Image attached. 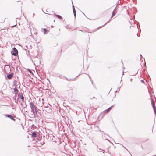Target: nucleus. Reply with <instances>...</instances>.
<instances>
[{
    "instance_id": "obj_16",
    "label": "nucleus",
    "mask_w": 156,
    "mask_h": 156,
    "mask_svg": "<svg viewBox=\"0 0 156 156\" xmlns=\"http://www.w3.org/2000/svg\"><path fill=\"white\" fill-rule=\"evenodd\" d=\"M16 25H17V23H16V24L15 25L11 26V27H15L16 26Z\"/></svg>"
},
{
    "instance_id": "obj_4",
    "label": "nucleus",
    "mask_w": 156,
    "mask_h": 156,
    "mask_svg": "<svg viewBox=\"0 0 156 156\" xmlns=\"http://www.w3.org/2000/svg\"><path fill=\"white\" fill-rule=\"evenodd\" d=\"M152 105L153 108V109L154 110H155L156 109V107L155 105V103L154 101H152Z\"/></svg>"
},
{
    "instance_id": "obj_6",
    "label": "nucleus",
    "mask_w": 156,
    "mask_h": 156,
    "mask_svg": "<svg viewBox=\"0 0 156 156\" xmlns=\"http://www.w3.org/2000/svg\"><path fill=\"white\" fill-rule=\"evenodd\" d=\"M13 76V74H12V73L10 74L9 75H8L7 76V78L9 79H11V78Z\"/></svg>"
},
{
    "instance_id": "obj_11",
    "label": "nucleus",
    "mask_w": 156,
    "mask_h": 156,
    "mask_svg": "<svg viewBox=\"0 0 156 156\" xmlns=\"http://www.w3.org/2000/svg\"><path fill=\"white\" fill-rule=\"evenodd\" d=\"M73 12L74 13V16H75L76 15V11H75V8H74V6H73Z\"/></svg>"
},
{
    "instance_id": "obj_8",
    "label": "nucleus",
    "mask_w": 156,
    "mask_h": 156,
    "mask_svg": "<svg viewBox=\"0 0 156 156\" xmlns=\"http://www.w3.org/2000/svg\"><path fill=\"white\" fill-rule=\"evenodd\" d=\"M7 116L8 117L10 118L12 120H13L14 121H15V119L13 118V117L12 115H7Z\"/></svg>"
},
{
    "instance_id": "obj_3",
    "label": "nucleus",
    "mask_w": 156,
    "mask_h": 156,
    "mask_svg": "<svg viewBox=\"0 0 156 156\" xmlns=\"http://www.w3.org/2000/svg\"><path fill=\"white\" fill-rule=\"evenodd\" d=\"M112 106H111L109 107V108L105 110L104 111V112L105 113H107L109 112L112 109Z\"/></svg>"
},
{
    "instance_id": "obj_9",
    "label": "nucleus",
    "mask_w": 156,
    "mask_h": 156,
    "mask_svg": "<svg viewBox=\"0 0 156 156\" xmlns=\"http://www.w3.org/2000/svg\"><path fill=\"white\" fill-rule=\"evenodd\" d=\"M116 13V12L115 10H114L113 11L111 17H112Z\"/></svg>"
},
{
    "instance_id": "obj_1",
    "label": "nucleus",
    "mask_w": 156,
    "mask_h": 156,
    "mask_svg": "<svg viewBox=\"0 0 156 156\" xmlns=\"http://www.w3.org/2000/svg\"><path fill=\"white\" fill-rule=\"evenodd\" d=\"M30 106L31 109V112H34V111L36 110L35 105L33 103L31 102L30 103Z\"/></svg>"
},
{
    "instance_id": "obj_12",
    "label": "nucleus",
    "mask_w": 156,
    "mask_h": 156,
    "mask_svg": "<svg viewBox=\"0 0 156 156\" xmlns=\"http://www.w3.org/2000/svg\"><path fill=\"white\" fill-rule=\"evenodd\" d=\"M20 98L22 99V101L23 102L24 100V97L22 94L20 95Z\"/></svg>"
},
{
    "instance_id": "obj_2",
    "label": "nucleus",
    "mask_w": 156,
    "mask_h": 156,
    "mask_svg": "<svg viewBox=\"0 0 156 156\" xmlns=\"http://www.w3.org/2000/svg\"><path fill=\"white\" fill-rule=\"evenodd\" d=\"M14 52L12 53V55L14 56H16L18 54V51L15 48H13Z\"/></svg>"
},
{
    "instance_id": "obj_13",
    "label": "nucleus",
    "mask_w": 156,
    "mask_h": 156,
    "mask_svg": "<svg viewBox=\"0 0 156 156\" xmlns=\"http://www.w3.org/2000/svg\"><path fill=\"white\" fill-rule=\"evenodd\" d=\"M56 16L59 19H61L62 18V16L60 15H56Z\"/></svg>"
},
{
    "instance_id": "obj_5",
    "label": "nucleus",
    "mask_w": 156,
    "mask_h": 156,
    "mask_svg": "<svg viewBox=\"0 0 156 156\" xmlns=\"http://www.w3.org/2000/svg\"><path fill=\"white\" fill-rule=\"evenodd\" d=\"M78 76V75H77V76H75V77H74V78H70V79H67V80L68 81H73V80H74L75 79H76V78Z\"/></svg>"
},
{
    "instance_id": "obj_14",
    "label": "nucleus",
    "mask_w": 156,
    "mask_h": 156,
    "mask_svg": "<svg viewBox=\"0 0 156 156\" xmlns=\"http://www.w3.org/2000/svg\"><path fill=\"white\" fill-rule=\"evenodd\" d=\"M27 70L31 74H33V72L30 69H28Z\"/></svg>"
},
{
    "instance_id": "obj_7",
    "label": "nucleus",
    "mask_w": 156,
    "mask_h": 156,
    "mask_svg": "<svg viewBox=\"0 0 156 156\" xmlns=\"http://www.w3.org/2000/svg\"><path fill=\"white\" fill-rule=\"evenodd\" d=\"M32 137H35L36 136V133L35 132H33L32 134Z\"/></svg>"
},
{
    "instance_id": "obj_15",
    "label": "nucleus",
    "mask_w": 156,
    "mask_h": 156,
    "mask_svg": "<svg viewBox=\"0 0 156 156\" xmlns=\"http://www.w3.org/2000/svg\"><path fill=\"white\" fill-rule=\"evenodd\" d=\"M43 30L44 31V34L46 33L47 30L46 29H45V28Z\"/></svg>"
},
{
    "instance_id": "obj_10",
    "label": "nucleus",
    "mask_w": 156,
    "mask_h": 156,
    "mask_svg": "<svg viewBox=\"0 0 156 156\" xmlns=\"http://www.w3.org/2000/svg\"><path fill=\"white\" fill-rule=\"evenodd\" d=\"M14 92L15 94H17L18 92V89L16 88V87H15L14 89Z\"/></svg>"
}]
</instances>
